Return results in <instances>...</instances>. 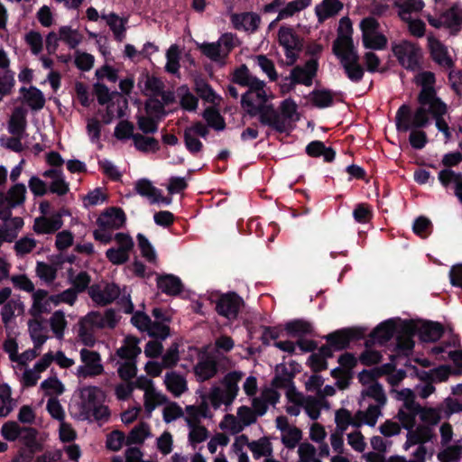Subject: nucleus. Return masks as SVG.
I'll use <instances>...</instances> for the list:
<instances>
[{"instance_id":"nucleus-57","label":"nucleus","mask_w":462,"mask_h":462,"mask_svg":"<svg viewBox=\"0 0 462 462\" xmlns=\"http://www.w3.org/2000/svg\"><path fill=\"white\" fill-rule=\"evenodd\" d=\"M42 389L46 395L53 397V395H60L64 393V384L57 377H50L41 383Z\"/></svg>"},{"instance_id":"nucleus-26","label":"nucleus","mask_w":462,"mask_h":462,"mask_svg":"<svg viewBox=\"0 0 462 462\" xmlns=\"http://www.w3.org/2000/svg\"><path fill=\"white\" fill-rule=\"evenodd\" d=\"M101 19L109 27L116 41L122 42L125 39L127 18L121 17L112 12L109 14L102 13Z\"/></svg>"},{"instance_id":"nucleus-25","label":"nucleus","mask_w":462,"mask_h":462,"mask_svg":"<svg viewBox=\"0 0 462 462\" xmlns=\"http://www.w3.org/2000/svg\"><path fill=\"white\" fill-rule=\"evenodd\" d=\"M231 23L235 29L255 32L261 23V17L253 12L234 14L231 15Z\"/></svg>"},{"instance_id":"nucleus-44","label":"nucleus","mask_w":462,"mask_h":462,"mask_svg":"<svg viewBox=\"0 0 462 462\" xmlns=\"http://www.w3.org/2000/svg\"><path fill=\"white\" fill-rule=\"evenodd\" d=\"M21 91L23 92L24 102L32 110H40L45 105V98L41 90L35 87H30L29 88H22Z\"/></svg>"},{"instance_id":"nucleus-22","label":"nucleus","mask_w":462,"mask_h":462,"mask_svg":"<svg viewBox=\"0 0 462 462\" xmlns=\"http://www.w3.org/2000/svg\"><path fill=\"white\" fill-rule=\"evenodd\" d=\"M10 60L7 53L0 49V101L9 95L14 86V75L9 69Z\"/></svg>"},{"instance_id":"nucleus-38","label":"nucleus","mask_w":462,"mask_h":462,"mask_svg":"<svg viewBox=\"0 0 462 462\" xmlns=\"http://www.w3.org/2000/svg\"><path fill=\"white\" fill-rule=\"evenodd\" d=\"M393 6L398 8V15L402 21H408L412 13L422 10L424 4L421 0H404L403 2L396 0Z\"/></svg>"},{"instance_id":"nucleus-16","label":"nucleus","mask_w":462,"mask_h":462,"mask_svg":"<svg viewBox=\"0 0 462 462\" xmlns=\"http://www.w3.org/2000/svg\"><path fill=\"white\" fill-rule=\"evenodd\" d=\"M332 52L339 59L340 64L359 63V55L352 37H337L333 42Z\"/></svg>"},{"instance_id":"nucleus-39","label":"nucleus","mask_w":462,"mask_h":462,"mask_svg":"<svg viewBox=\"0 0 462 462\" xmlns=\"http://www.w3.org/2000/svg\"><path fill=\"white\" fill-rule=\"evenodd\" d=\"M49 325L55 337L62 339L68 327L65 312L61 310H55L49 319Z\"/></svg>"},{"instance_id":"nucleus-49","label":"nucleus","mask_w":462,"mask_h":462,"mask_svg":"<svg viewBox=\"0 0 462 462\" xmlns=\"http://www.w3.org/2000/svg\"><path fill=\"white\" fill-rule=\"evenodd\" d=\"M248 448L252 451L254 459L271 456L273 453L272 444L266 437L251 441L250 444H248Z\"/></svg>"},{"instance_id":"nucleus-1","label":"nucleus","mask_w":462,"mask_h":462,"mask_svg":"<svg viewBox=\"0 0 462 462\" xmlns=\"http://www.w3.org/2000/svg\"><path fill=\"white\" fill-rule=\"evenodd\" d=\"M448 113V105L445 102H438L437 105L429 107H417L412 113L409 105H402L395 116L396 129L398 132L406 133L411 128H425L430 124V116L435 120L437 129L441 132L446 142L451 139V132L444 116Z\"/></svg>"},{"instance_id":"nucleus-8","label":"nucleus","mask_w":462,"mask_h":462,"mask_svg":"<svg viewBox=\"0 0 462 462\" xmlns=\"http://www.w3.org/2000/svg\"><path fill=\"white\" fill-rule=\"evenodd\" d=\"M79 356L82 365L77 368L75 374L78 378L96 377L104 373L101 356L98 352L82 348L79 351Z\"/></svg>"},{"instance_id":"nucleus-31","label":"nucleus","mask_w":462,"mask_h":462,"mask_svg":"<svg viewBox=\"0 0 462 462\" xmlns=\"http://www.w3.org/2000/svg\"><path fill=\"white\" fill-rule=\"evenodd\" d=\"M134 125L128 121H121L115 128V136L117 139L124 140L133 138L135 147L143 152L144 151V138L140 134H133Z\"/></svg>"},{"instance_id":"nucleus-45","label":"nucleus","mask_w":462,"mask_h":462,"mask_svg":"<svg viewBox=\"0 0 462 462\" xmlns=\"http://www.w3.org/2000/svg\"><path fill=\"white\" fill-rule=\"evenodd\" d=\"M202 116L207 121L208 125L216 131H223L226 127L225 118L218 109L214 106L207 107L203 111Z\"/></svg>"},{"instance_id":"nucleus-42","label":"nucleus","mask_w":462,"mask_h":462,"mask_svg":"<svg viewBox=\"0 0 462 462\" xmlns=\"http://www.w3.org/2000/svg\"><path fill=\"white\" fill-rule=\"evenodd\" d=\"M176 95L180 98V105L183 110L189 112L196 111L199 105V99L190 92L187 85L178 87Z\"/></svg>"},{"instance_id":"nucleus-52","label":"nucleus","mask_w":462,"mask_h":462,"mask_svg":"<svg viewBox=\"0 0 462 462\" xmlns=\"http://www.w3.org/2000/svg\"><path fill=\"white\" fill-rule=\"evenodd\" d=\"M57 268L44 262H38L35 268L37 277L46 284L52 283L57 278Z\"/></svg>"},{"instance_id":"nucleus-9","label":"nucleus","mask_w":462,"mask_h":462,"mask_svg":"<svg viewBox=\"0 0 462 462\" xmlns=\"http://www.w3.org/2000/svg\"><path fill=\"white\" fill-rule=\"evenodd\" d=\"M242 377V373L233 371L226 374L222 381V383L226 387V392L223 394L218 387H214L212 389L210 398L212 402V405L215 408H218L220 405V402L223 401L226 404H230L233 402V401L236 399L237 393H238V385L237 383Z\"/></svg>"},{"instance_id":"nucleus-2","label":"nucleus","mask_w":462,"mask_h":462,"mask_svg":"<svg viewBox=\"0 0 462 462\" xmlns=\"http://www.w3.org/2000/svg\"><path fill=\"white\" fill-rule=\"evenodd\" d=\"M139 342V339L134 337H126L123 345L116 352L114 360L117 373L125 382H129L136 376V358L142 352L138 346Z\"/></svg>"},{"instance_id":"nucleus-48","label":"nucleus","mask_w":462,"mask_h":462,"mask_svg":"<svg viewBox=\"0 0 462 462\" xmlns=\"http://www.w3.org/2000/svg\"><path fill=\"white\" fill-rule=\"evenodd\" d=\"M69 278L72 284V287L69 289L75 291L77 297L79 293L85 291L91 282L90 275L85 271H82L73 276L72 269H70L69 271Z\"/></svg>"},{"instance_id":"nucleus-37","label":"nucleus","mask_w":462,"mask_h":462,"mask_svg":"<svg viewBox=\"0 0 462 462\" xmlns=\"http://www.w3.org/2000/svg\"><path fill=\"white\" fill-rule=\"evenodd\" d=\"M60 42L65 43L69 49H76L83 41V34L69 25H62L59 28Z\"/></svg>"},{"instance_id":"nucleus-17","label":"nucleus","mask_w":462,"mask_h":462,"mask_svg":"<svg viewBox=\"0 0 462 462\" xmlns=\"http://www.w3.org/2000/svg\"><path fill=\"white\" fill-rule=\"evenodd\" d=\"M88 295L97 305L106 306L119 297L120 288L116 283L95 284L89 287Z\"/></svg>"},{"instance_id":"nucleus-27","label":"nucleus","mask_w":462,"mask_h":462,"mask_svg":"<svg viewBox=\"0 0 462 462\" xmlns=\"http://www.w3.org/2000/svg\"><path fill=\"white\" fill-rule=\"evenodd\" d=\"M48 291L43 289L34 290L32 293V306L30 314L33 317L41 316L43 313H49L51 310V301H50Z\"/></svg>"},{"instance_id":"nucleus-21","label":"nucleus","mask_w":462,"mask_h":462,"mask_svg":"<svg viewBox=\"0 0 462 462\" xmlns=\"http://www.w3.org/2000/svg\"><path fill=\"white\" fill-rule=\"evenodd\" d=\"M428 46L430 58L439 66L452 69L455 63L448 54V48L438 39L434 37L428 38Z\"/></svg>"},{"instance_id":"nucleus-30","label":"nucleus","mask_w":462,"mask_h":462,"mask_svg":"<svg viewBox=\"0 0 462 462\" xmlns=\"http://www.w3.org/2000/svg\"><path fill=\"white\" fill-rule=\"evenodd\" d=\"M417 328L412 324H407L402 327V331L396 337V348L404 355H408L414 348L413 336L416 334Z\"/></svg>"},{"instance_id":"nucleus-32","label":"nucleus","mask_w":462,"mask_h":462,"mask_svg":"<svg viewBox=\"0 0 462 462\" xmlns=\"http://www.w3.org/2000/svg\"><path fill=\"white\" fill-rule=\"evenodd\" d=\"M343 3L339 0H323L315 8V13L319 23L337 14L343 9Z\"/></svg>"},{"instance_id":"nucleus-23","label":"nucleus","mask_w":462,"mask_h":462,"mask_svg":"<svg viewBox=\"0 0 462 462\" xmlns=\"http://www.w3.org/2000/svg\"><path fill=\"white\" fill-rule=\"evenodd\" d=\"M445 330V327L440 322L427 320L417 328L416 333L421 342L434 343L442 337Z\"/></svg>"},{"instance_id":"nucleus-43","label":"nucleus","mask_w":462,"mask_h":462,"mask_svg":"<svg viewBox=\"0 0 462 462\" xmlns=\"http://www.w3.org/2000/svg\"><path fill=\"white\" fill-rule=\"evenodd\" d=\"M28 330L33 342V346L36 349H40L48 339L45 327L41 321L33 319L28 322Z\"/></svg>"},{"instance_id":"nucleus-55","label":"nucleus","mask_w":462,"mask_h":462,"mask_svg":"<svg viewBox=\"0 0 462 462\" xmlns=\"http://www.w3.org/2000/svg\"><path fill=\"white\" fill-rule=\"evenodd\" d=\"M121 103H125V101H123L118 96L116 100H112L107 104L106 113L103 116L105 124H110L115 118H119L124 116Z\"/></svg>"},{"instance_id":"nucleus-46","label":"nucleus","mask_w":462,"mask_h":462,"mask_svg":"<svg viewBox=\"0 0 462 462\" xmlns=\"http://www.w3.org/2000/svg\"><path fill=\"white\" fill-rule=\"evenodd\" d=\"M334 93L330 89H314L311 93V103L318 108H326L333 106L334 104Z\"/></svg>"},{"instance_id":"nucleus-61","label":"nucleus","mask_w":462,"mask_h":462,"mask_svg":"<svg viewBox=\"0 0 462 462\" xmlns=\"http://www.w3.org/2000/svg\"><path fill=\"white\" fill-rule=\"evenodd\" d=\"M381 407L382 406L371 404L365 412L361 411H357L356 417H359L364 420V423L367 424L368 426L374 427L375 426L377 419L381 414Z\"/></svg>"},{"instance_id":"nucleus-51","label":"nucleus","mask_w":462,"mask_h":462,"mask_svg":"<svg viewBox=\"0 0 462 462\" xmlns=\"http://www.w3.org/2000/svg\"><path fill=\"white\" fill-rule=\"evenodd\" d=\"M248 90L244 93L241 97V106L245 107L250 103L254 102V94L264 89L265 82L263 80L259 79L257 77L253 76L249 81V84L246 86Z\"/></svg>"},{"instance_id":"nucleus-10","label":"nucleus","mask_w":462,"mask_h":462,"mask_svg":"<svg viewBox=\"0 0 462 462\" xmlns=\"http://www.w3.org/2000/svg\"><path fill=\"white\" fill-rule=\"evenodd\" d=\"M26 193V187L23 183L12 186L6 194L0 193V218L8 219L11 217V210L24 203Z\"/></svg>"},{"instance_id":"nucleus-3","label":"nucleus","mask_w":462,"mask_h":462,"mask_svg":"<svg viewBox=\"0 0 462 462\" xmlns=\"http://www.w3.org/2000/svg\"><path fill=\"white\" fill-rule=\"evenodd\" d=\"M243 108L251 117L259 116V122L262 125H267L280 134L287 132L285 120L282 119L273 104L267 102L256 105L252 102Z\"/></svg>"},{"instance_id":"nucleus-63","label":"nucleus","mask_w":462,"mask_h":462,"mask_svg":"<svg viewBox=\"0 0 462 462\" xmlns=\"http://www.w3.org/2000/svg\"><path fill=\"white\" fill-rule=\"evenodd\" d=\"M387 42L386 36L378 32L370 34L368 38L363 40L364 47L370 50H383L387 46Z\"/></svg>"},{"instance_id":"nucleus-54","label":"nucleus","mask_w":462,"mask_h":462,"mask_svg":"<svg viewBox=\"0 0 462 462\" xmlns=\"http://www.w3.org/2000/svg\"><path fill=\"white\" fill-rule=\"evenodd\" d=\"M195 91L200 98L206 102L215 104L217 100H220V97L216 94L212 87L206 81H196Z\"/></svg>"},{"instance_id":"nucleus-19","label":"nucleus","mask_w":462,"mask_h":462,"mask_svg":"<svg viewBox=\"0 0 462 462\" xmlns=\"http://www.w3.org/2000/svg\"><path fill=\"white\" fill-rule=\"evenodd\" d=\"M396 332V323L393 319H386L378 324L369 334L365 340V346L371 347L374 344L384 345L390 341Z\"/></svg>"},{"instance_id":"nucleus-11","label":"nucleus","mask_w":462,"mask_h":462,"mask_svg":"<svg viewBox=\"0 0 462 462\" xmlns=\"http://www.w3.org/2000/svg\"><path fill=\"white\" fill-rule=\"evenodd\" d=\"M276 374L272 381V385L278 389H288L287 398L291 402L300 404L301 393L297 392L293 383L294 374L289 371L284 364L276 366Z\"/></svg>"},{"instance_id":"nucleus-29","label":"nucleus","mask_w":462,"mask_h":462,"mask_svg":"<svg viewBox=\"0 0 462 462\" xmlns=\"http://www.w3.org/2000/svg\"><path fill=\"white\" fill-rule=\"evenodd\" d=\"M438 178L444 188L454 183V194L462 204V173L455 172L451 169H443L439 172Z\"/></svg>"},{"instance_id":"nucleus-28","label":"nucleus","mask_w":462,"mask_h":462,"mask_svg":"<svg viewBox=\"0 0 462 462\" xmlns=\"http://www.w3.org/2000/svg\"><path fill=\"white\" fill-rule=\"evenodd\" d=\"M199 382L208 381L217 375L218 364L213 357L199 360L193 368Z\"/></svg>"},{"instance_id":"nucleus-20","label":"nucleus","mask_w":462,"mask_h":462,"mask_svg":"<svg viewBox=\"0 0 462 462\" xmlns=\"http://www.w3.org/2000/svg\"><path fill=\"white\" fill-rule=\"evenodd\" d=\"M82 319L88 326L96 330L106 328H114L118 322L116 311L112 309L106 310L104 313L98 311L89 312Z\"/></svg>"},{"instance_id":"nucleus-15","label":"nucleus","mask_w":462,"mask_h":462,"mask_svg":"<svg viewBox=\"0 0 462 462\" xmlns=\"http://www.w3.org/2000/svg\"><path fill=\"white\" fill-rule=\"evenodd\" d=\"M155 275L157 289L168 296H179L184 291V284L180 277L171 273H158L146 271V280Z\"/></svg>"},{"instance_id":"nucleus-34","label":"nucleus","mask_w":462,"mask_h":462,"mask_svg":"<svg viewBox=\"0 0 462 462\" xmlns=\"http://www.w3.org/2000/svg\"><path fill=\"white\" fill-rule=\"evenodd\" d=\"M284 330L289 337H300L313 335V327L310 322L304 319H293L287 322Z\"/></svg>"},{"instance_id":"nucleus-50","label":"nucleus","mask_w":462,"mask_h":462,"mask_svg":"<svg viewBox=\"0 0 462 462\" xmlns=\"http://www.w3.org/2000/svg\"><path fill=\"white\" fill-rule=\"evenodd\" d=\"M311 5V0H294L286 5L279 11L277 20H282L293 16Z\"/></svg>"},{"instance_id":"nucleus-14","label":"nucleus","mask_w":462,"mask_h":462,"mask_svg":"<svg viewBox=\"0 0 462 462\" xmlns=\"http://www.w3.org/2000/svg\"><path fill=\"white\" fill-rule=\"evenodd\" d=\"M318 58H311L308 60L304 66H295L291 70L289 79H291V87L298 84H302L306 87H310L313 83L314 78L317 76L319 70ZM288 79V78H286Z\"/></svg>"},{"instance_id":"nucleus-12","label":"nucleus","mask_w":462,"mask_h":462,"mask_svg":"<svg viewBox=\"0 0 462 462\" xmlns=\"http://www.w3.org/2000/svg\"><path fill=\"white\" fill-rule=\"evenodd\" d=\"M365 335L364 328H342L324 336L323 338L335 351H341L346 349L352 341L364 338Z\"/></svg>"},{"instance_id":"nucleus-40","label":"nucleus","mask_w":462,"mask_h":462,"mask_svg":"<svg viewBox=\"0 0 462 462\" xmlns=\"http://www.w3.org/2000/svg\"><path fill=\"white\" fill-rule=\"evenodd\" d=\"M146 335L164 340L170 336V323L152 321L146 314Z\"/></svg>"},{"instance_id":"nucleus-5","label":"nucleus","mask_w":462,"mask_h":462,"mask_svg":"<svg viewBox=\"0 0 462 462\" xmlns=\"http://www.w3.org/2000/svg\"><path fill=\"white\" fill-rule=\"evenodd\" d=\"M278 42L284 49L287 65H294L304 49V39L291 26L282 25L278 31Z\"/></svg>"},{"instance_id":"nucleus-36","label":"nucleus","mask_w":462,"mask_h":462,"mask_svg":"<svg viewBox=\"0 0 462 462\" xmlns=\"http://www.w3.org/2000/svg\"><path fill=\"white\" fill-rule=\"evenodd\" d=\"M442 23L451 32H459L462 25V8L455 5L445 11L442 14Z\"/></svg>"},{"instance_id":"nucleus-60","label":"nucleus","mask_w":462,"mask_h":462,"mask_svg":"<svg viewBox=\"0 0 462 462\" xmlns=\"http://www.w3.org/2000/svg\"><path fill=\"white\" fill-rule=\"evenodd\" d=\"M79 338L87 346H93L96 343L95 331L90 326H88L83 319L79 321Z\"/></svg>"},{"instance_id":"nucleus-56","label":"nucleus","mask_w":462,"mask_h":462,"mask_svg":"<svg viewBox=\"0 0 462 462\" xmlns=\"http://www.w3.org/2000/svg\"><path fill=\"white\" fill-rule=\"evenodd\" d=\"M78 300L76 293L74 291L69 288L56 294H51L50 301L54 307H57L60 304H67L69 306H73Z\"/></svg>"},{"instance_id":"nucleus-33","label":"nucleus","mask_w":462,"mask_h":462,"mask_svg":"<svg viewBox=\"0 0 462 462\" xmlns=\"http://www.w3.org/2000/svg\"><path fill=\"white\" fill-rule=\"evenodd\" d=\"M26 111L23 107H16L12 113L8 124L9 133L14 136H23L26 129Z\"/></svg>"},{"instance_id":"nucleus-13","label":"nucleus","mask_w":462,"mask_h":462,"mask_svg":"<svg viewBox=\"0 0 462 462\" xmlns=\"http://www.w3.org/2000/svg\"><path fill=\"white\" fill-rule=\"evenodd\" d=\"M244 300L235 291L221 294L216 301V311L218 315L234 320L238 317Z\"/></svg>"},{"instance_id":"nucleus-7","label":"nucleus","mask_w":462,"mask_h":462,"mask_svg":"<svg viewBox=\"0 0 462 462\" xmlns=\"http://www.w3.org/2000/svg\"><path fill=\"white\" fill-rule=\"evenodd\" d=\"M417 84L421 86V89L417 97L418 107H429L437 105L439 102H444L438 97L435 88L436 77L431 71H422L417 76Z\"/></svg>"},{"instance_id":"nucleus-4","label":"nucleus","mask_w":462,"mask_h":462,"mask_svg":"<svg viewBox=\"0 0 462 462\" xmlns=\"http://www.w3.org/2000/svg\"><path fill=\"white\" fill-rule=\"evenodd\" d=\"M392 51L405 69L416 71L421 68L422 51L419 44L403 40L392 45Z\"/></svg>"},{"instance_id":"nucleus-47","label":"nucleus","mask_w":462,"mask_h":462,"mask_svg":"<svg viewBox=\"0 0 462 462\" xmlns=\"http://www.w3.org/2000/svg\"><path fill=\"white\" fill-rule=\"evenodd\" d=\"M144 389V379L140 376L135 382H125L117 384L115 388V394L120 401L126 400L134 388Z\"/></svg>"},{"instance_id":"nucleus-6","label":"nucleus","mask_w":462,"mask_h":462,"mask_svg":"<svg viewBox=\"0 0 462 462\" xmlns=\"http://www.w3.org/2000/svg\"><path fill=\"white\" fill-rule=\"evenodd\" d=\"M79 394L77 416L81 420H89V412L106 400L104 391L97 386H84L79 389Z\"/></svg>"},{"instance_id":"nucleus-35","label":"nucleus","mask_w":462,"mask_h":462,"mask_svg":"<svg viewBox=\"0 0 462 462\" xmlns=\"http://www.w3.org/2000/svg\"><path fill=\"white\" fill-rule=\"evenodd\" d=\"M23 313V304L18 300H7L1 309V318L5 328H8L10 323L15 317Z\"/></svg>"},{"instance_id":"nucleus-58","label":"nucleus","mask_w":462,"mask_h":462,"mask_svg":"<svg viewBox=\"0 0 462 462\" xmlns=\"http://www.w3.org/2000/svg\"><path fill=\"white\" fill-rule=\"evenodd\" d=\"M461 457L462 445H452L438 453L440 462H458Z\"/></svg>"},{"instance_id":"nucleus-53","label":"nucleus","mask_w":462,"mask_h":462,"mask_svg":"<svg viewBox=\"0 0 462 462\" xmlns=\"http://www.w3.org/2000/svg\"><path fill=\"white\" fill-rule=\"evenodd\" d=\"M362 396L374 400L379 406L385 405L387 398L383 385L379 382L371 383L365 390H363Z\"/></svg>"},{"instance_id":"nucleus-24","label":"nucleus","mask_w":462,"mask_h":462,"mask_svg":"<svg viewBox=\"0 0 462 462\" xmlns=\"http://www.w3.org/2000/svg\"><path fill=\"white\" fill-rule=\"evenodd\" d=\"M125 222V215L121 208H111L103 212L97 219V225L111 231L119 229Z\"/></svg>"},{"instance_id":"nucleus-62","label":"nucleus","mask_w":462,"mask_h":462,"mask_svg":"<svg viewBox=\"0 0 462 462\" xmlns=\"http://www.w3.org/2000/svg\"><path fill=\"white\" fill-rule=\"evenodd\" d=\"M37 246V241L29 236L17 240L14 244V250L17 255L23 256L32 253Z\"/></svg>"},{"instance_id":"nucleus-18","label":"nucleus","mask_w":462,"mask_h":462,"mask_svg":"<svg viewBox=\"0 0 462 462\" xmlns=\"http://www.w3.org/2000/svg\"><path fill=\"white\" fill-rule=\"evenodd\" d=\"M67 214L66 210H60L50 217H38L34 219L32 229L38 235L54 234L62 227V217Z\"/></svg>"},{"instance_id":"nucleus-59","label":"nucleus","mask_w":462,"mask_h":462,"mask_svg":"<svg viewBox=\"0 0 462 462\" xmlns=\"http://www.w3.org/2000/svg\"><path fill=\"white\" fill-rule=\"evenodd\" d=\"M189 426L191 428L189 433V440L191 444H199L205 441L208 437V430L204 426H196L191 420H187Z\"/></svg>"},{"instance_id":"nucleus-64","label":"nucleus","mask_w":462,"mask_h":462,"mask_svg":"<svg viewBox=\"0 0 462 462\" xmlns=\"http://www.w3.org/2000/svg\"><path fill=\"white\" fill-rule=\"evenodd\" d=\"M422 128H411L409 142L411 146L416 150H421L428 143L427 134Z\"/></svg>"},{"instance_id":"nucleus-41","label":"nucleus","mask_w":462,"mask_h":462,"mask_svg":"<svg viewBox=\"0 0 462 462\" xmlns=\"http://www.w3.org/2000/svg\"><path fill=\"white\" fill-rule=\"evenodd\" d=\"M164 383L167 390L177 397L181 395L187 390V382L185 378L176 372L167 373Z\"/></svg>"}]
</instances>
